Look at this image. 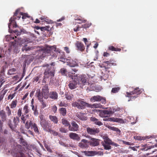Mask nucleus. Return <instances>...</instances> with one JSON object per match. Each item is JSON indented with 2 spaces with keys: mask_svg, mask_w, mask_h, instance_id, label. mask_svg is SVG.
Returning <instances> with one entry per match:
<instances>
[{
  "mask_svg": "<svg viewBox=\"0 0 157 157\" xmlns=\"http://www.w3.org/2000/svg\"><path fill=\"white\" fill-rule=\"evenodd\" d=\"M40 30L41 31H44L45 30H48L47 29L46 27H41Z\"/></svg>",
  "mask_w": 157,
  "mask_h": 157,
  "instance_id": "774afa93",
  "label": "nucleus"
},
{
  "mask_svg": "<svg viewBox=\"0 0 157 157\" xmlns=\"http://www.w3.org/2000/svg\"><path fill=\"white\" fill-rule=\"evenodd\" d=\"M75 77L76 78L75 80L77 82L78 84L85 85L87 83V78L86 75H79L78 76L76 75Z\"/></svg>",
  "mask_w": 157,
  "mask_h": 157,
  "instance_id": "39448f33",
  "label": "nucleus"
},
{
  "mask_svg": "<svg viewBox=\"0 0 157 157\" xmlns=\"http://www.w3.org/2000/svg\"><path fill=\"white\" fill-rule=\"evenodd\" d=\"M143 90V89L136 87L133 91L130 92H127V96L129 97L131 100L137 98L138 97V95L140 94Z\"/></svg>",
  "mask_w": 157,
  "mask_h": 157,
  "instance_id": "7ed1b4c3",
  "label": "nucleus"
},
{
  "mask_svg": "<svg viewBox=\"0 0 157 157\" xmlns=\"http://www.w3.org/2000/svg\"><path fill=\"white\" fill-rule=\"evenodd\" d=\"M18 10H17L14 13V15L13 17H11L9 21L10 23L8 25V27L9 29L10 28V26L11 25H12L13 26L14 28H17L18 27L17 25V24L15 21V19H17L16 17V16L17 17L18 19H20L21 17V15H23V13H20V14H18Z\"/></svg>",
  "mask_w": 157,
  "mask_h": 157,
  "instance_id": "f03ea898",
  "label": "nucleus"
},
{
  "mask_svg": "<svg viewBox=\"0 0 157 157\" xmlns=\"http://www.w3.org/2000/svg\"><path fill=\"white\" fill-rule=\"evenodd\" d=\"M68 61L67 62L68 64L71 67H75L78 66V60L76 59H69Z\"/></svg>",
  "mask_w": 157,
  "mask_h": 157,
  "instance_id": "9d476101",
  "label": "nucleus"
},
{
  "mask_svg": "<svg viewBox=\"0 0 157 157\" xmlns=\"http://www.w3.org/2000/svg\"><path fill=\"white\" fill-rule=\"evenodd\" d=\"M49 119L55 124H57L58 123V119L57 117L56 116H53L52 115H49Z\"/></svg>",
  "mask_w": 157,
  "mask_h": 157,
  "instance_id": "5701e85b",
  "label": "nucleus"
},
{
  "mask_svg": "<svg viewBox=\"0 0 157 157\" xmlns=\"http://www.w3.org/2000/svg\"><path fill=\"white\" fill-rule=\"evenodd\" d=\"M113 60L110 59L108 61H104L103 62V63L107 64V66H106L109 67V66H110L111 65H115V63L113 62Z\"/></svg>",
  "mask_w": 157,
  "mask_h": 157,
  "instance_id": "7c9ffc66",
  "label": "nucleus"
},
{
  "mask_svg": "<svg viewBox=\"0 0 157 157\" xmlns=\"http://www.w3.org/2000/svg\"><path fill=\"white\" fill-rule=\"evenodd\" d=\"M85 113L81 112H78L76 114V116L80 119L82 120H86L87 119V117L85 116Z\"/></svg>",
  "mask_w": 157,
  "mask_h": 157,
  "instance_id": "dca6fc26",
  "label": "nucleus"
},
{
  "mask_svg": "<svg viewBox=\"0 0 157 157\" xmlns=\"http://www.w3.org/2000/svg\"><path fill=\"white\" fill-rule=\"evenodd\" d=\"M100 67H104L106 71H108V73L109 72V71H108V70L110 68L109 67H107L105 65H103V66H100Z\"/></svg>",
  "mask_w": 157,
  "mask_h": 157,
  "instance_id": "603ef678",
  "label": "nucleus"
},
{
  "mask_svg": "<svg viewBox=\"0 0 157 157\" xmlns=\"http://www.w3.org/2000/svg\"><path fill=\"white\" fill-rule=\"evenodd\" d=\"M40 124L44 130L46 131H49L50 126L47 121L46 120H43V121L40 123Z\"/></svg>",
  "mask_w": 157,
  "mask_h": 157,
  "instance_id": "9b49d317",
  "label": "nucleus"
},
{
  "mask_svg": "<svg viewBox=\"0 0 157 157\" xmlns=\"http://www.w3.org/2000/svg\"><path fill=\"white\" fill-rule=\"evenodd\" d=\"M5 109L8 116L9 117L11 115V111L9 107L8 106H6L5 108Z\"/></svg>",
  "mask_w": 157,
  "mask_h": 157,
  "instance_id": "c9c22d12",
  "label": "nucleus"
},
{
  "mask_svg": "<svg viewBox=\"0 0 157 157\" xmlns=\"http://www.w3.org/2000/svg\"><path fill=\"white\" fill-rule=\"evenodd\" d=\"M57 107L56 105H54L52 107V110L54 113H56L57 111Z\"/></svg>",
  "mask_w": 157,
  "mask_h": 157,
  "instance_id": "4d7b16f0",
  "label": "nucleus"
},
{
  "mask_svg": "<svg viewBox=\"0 0 157 157\" xmlns=\"http://www.w3.org/2000/svg\"><path fill=\"white\" fill-rule=\"evenodd\" d=\"M60 72L62 75H66L67 74V71L66 69L62 68L60 70Z\"/></svg>",
  "mask_w": 157,
  "mask_h": 157,
  "instance_id": "79ce46f5",
  "label": "nucleus"
},
{
  "mask_svg": "<svg viewBox=\"0 0 157 157\" xmlns=\"http://www.w3.org/2000/svg\"><path fill=\"white\" fill-rule=\"evenodd\" d=\"M22 109L21 108H20L18 109L17 111V117H21L22 115Z\"/></svg>",
  "mask_w": 157,
  "mask_h": 157,
  "instance_id": "49530a36",
  "label": "nucleus"
},
{
  "mask_svg": "<svg viewBox=\"0 0 157 157\" xmlns=\"http://www.w3.org/2000/svg\"><path fill=\"white\" fill-rule=\"evenodd\" d=\"M36 94L39 101H42V100H43V98L44 95L39 90L38 91H37Z\"/></svg>",
  "mask_w": 157,
  "mask_h": 157,
  "instance_id": "6ab92c4d",
  "label": "nucleus"
},
{
  "mask_svg": "<svg viewBox=\"0 0 157 157\" xmlns=\"http://www.w3.org/2000/svg\"><path fill=\"white\" fill-rule=\"evenodd\" d=\"M80 28L79 26L78 25L74 29V30L75 32H77L79 30V28Z\"/></svg>",
  "mask_w": 157,
  "mask_h": 157,
  "instance_id": "69168bd1",
  "label": "nucleus"
},
{
  "mask_svg": "<svg viewBox=\"0 0 157 157\" xmlns=\"http://www.w3.org/2000/svg\"><path fill=\"white\" fill-rule=\"evenodd\" d=\"M75 20L81 21L82 23H85L86 21V20L82 19H75Z\"/></svg>",
  "mask_w": 157,
  "mask_h": 157,
  "instance_id": "680f3d73",
  "label": "nucleus"
},
{
  "mask_svg": "<svg viewBox=\"0 0 157 157\" xmlns=\"http://www.w3.org/2000/svg\"><path fill=\"white\" fill-rule=\"evenodd\" d=\"M64 50L67 53H70V50L69 48L67 47H64Z\"/></svg>",
  "mask_w": 157,
  "mask_h": 157,
  "instance_id": "5fc2aeb1",
  "label": "nucleus"
},
{
  "mask_svg": "<svg viewBox=\"0 0 157 157\" xmlns=\"http://www.w3.org/2000/svg\"><path fill=\"white\" fill-rule=\"evenodd\" d=\"M17 100L13 101L11 104L10 105V108L11 109L15 108L17 106Z\"/></svg>",
  "mask_w": 157,
  "mask_h": 157,
  "instance_id": "2f4dec72",
  "label": "nucleus"
},
{
  "mask_svg": "<svg viewBox=\"0 0 157 157\" xmlns=\"http://www.w3.org/2000/svg\"><path fill=\"white\" fill-rule=\"evenodd\" d=\"M39 118L40 120V123L43 121V120H46L44 119V116L43 115H41L39 116Z\"/></svg>",
  "mask_w": 157,
  "mask_h": 157,
  "instance_id": "052dcab7",
  "label": "nucleus"
},
{
  "mask_svg": "<svg viewBox=\"0 0 157 157\" xmlns=\"http://www.w3.org/2000/svg\"><path fill=\"white\" fill-rule=\"evenodd\" d=\"M33 122L32 121H30L29 122L27 121H26L25 124V127L27 129H29L30 127H33Z\"/></svg>",
  "mask_w": 157,
  "mask_h": 157,
  "instance_id": "b1692460",
  "label": "nucleus"
},
{
  "mask_svg": "<svg viewBox=\"0 0 157 157\" xmlns=\"http://www.w3.org/2000/svg\"><path fill=\"white\" fill-rule=\"evenodd\" d=\"M91 25L92 24L91 23L88 22L82 25L81 28L86 29L90 27Z\"/></svg>",
  "mask_w": 157,
  "mask_h": 157,
  "instance_id": "4c0bfd02",
  "label": "nucleus"
},
{
  "mask_svg": "<svg viewBox=\"0 0 157 157\" xmlns=\"http://www.w3.org/2000/svg\"><path fill=\"white\" fill-rule=\"evenodd\" d=\"M90 120L94 122L95 124L99 126H101L103 124L101 122L98 121V119L94 117H91L90 118Z\"/></svg>",
  "mask_w": 157,
  "mask_h": 157,
  "instance_id": "4be33fe9",
  "label": "nucleus"
},
{
  "mask_svg": "<svg viewBox=\"0 0 157 157\" xmlns=\"http://www.w3.org/2000/svg\"><path fill=\"white\" fill-rule=\"evenodd\" d=\"M22 31V30L20 29V31H18L17 30H15L13 31V32L14 33H15L18 36V35L21 34V32Z\"/></svg>",
  "mask_w": 157,
  "mask_h": 157,
  "instance_id": "6e6d98bb",
  "label": "nucleus"
},
{
  "mask_svg": "<svg viewBox=\"0 0 157 157\" xmlns=\"http://www.w3.org/2000/svg\"><path fill=\"white\" fill-rule=\"evenodd\" d=\"M8 125L12 131H16L17 130L16 127L17 125L14 123L13 124L10 120L8 122Z\"/></svg>",
  "mask_w": 157,
  "mask_h": 157,
  "instance_id": "412c9836",
  "label": "nucleus"
},
{
  "mask_svg": "<svg viewBox=\"0 0 157 157\" xmlns=\"http://www.w3.org/2000/svg\"><path fill=\"white\" fill-rule=\"evenodd\" d=\"M52 71L49 69H46L44 73V75H48Z\"/></svg>",
  "mask_w": 157,
  "mask_h": 157,
  "instance_id": "3c124183",
  "label": "nucleus"
},
{
  "mask_svg": "<svg viewBox=\"0 0 157 157\" xmlns=\"http://www.w3.org/2000/svg\"><path fill=\"white\" fill-rule=\"evenodd\" d=\"M78 125L74 121L71 123V124H70L68 127L69 130L73 131H77L78 130Z\"/></svg>",
  "mask_w": 157,
  "mask_h": 157,
  "instance_id": "6e6552de",
  "label": "nucleus"
},
{
  "mask_svg": "<svg viewBox=\"0 0 157 157\" xmlns=\"http://www.w3.org/2000/svg\"><path fill=\"white\" fill-rule=\"evenodd\" d=\"M59 106H64L66 107L67 106V104L65 103L64 102L61 101L59 104Z\"/></svg>",
  "mask_w": 157,
  "mask_h": 157,
  "instance_id": "09e8293b",
  "label": "nucleus"
},
{
  "mask_svg": "<svg viewBox=\"0 0 157 157\" xmlns=\"http://www.w3.org/2000/svg\"><path fill=\"white\" fill-rule=\"evenodd\" d=\"M109 54L107 52H104L103 54V56L104 57H107L109 56Z\"/></svg>",
  "mask_w": 157,
  "mask_h": 157,
  "instance_id": "e2e57ef3",
  "label": "nucleus"
},
{
  "mask_svg": "<svg viewBox=\"0 0 157 157\" xmlns=\"http://www.w3.org/2000/svg\"><path fill=\"white\" fill-rule=\"evenodd\" d=\"M120 89V87H119L113 88L112 89L111 92L113 93H116L119 91Z\"/></svg>",
  "mask_w": 157,
  "mask_h": 157,
  "instance_id": "e433bc0d",
  "label": "nucleus"
},
{
  "mask_svg": "<svg viewBox=\"0 0 157 157\" xmlns=\"http://www.w3.org/2000/svg\"><path fill=\"white\" fill-rule=\"evenodd\" d=\"M90 106L88 107H90L91 108H101L102 107V105L100 104L94 103L93 105L89 104Z\"/></svg>",
  "mask_w": 157,
  "mask_h": 157,
  "instance_id": "bb28decb",
  "label": "nucleus"
},
{
  "mask_svg": "<svg viewBox=\"0 0 157 157\" xmlns=\"http://www.w3.org/2000/svg\"><path fill=\"white\" fill-rule=\"evenodd\" d=\"M23 109L24 111V114H27L30 111L29 107L27 104L26 105L24 106Z\"/></svg>",
  "mask_w": 157,
  "mask_h": 157,
  "instance_id": "c85d7f7f",
  "label": "nucleus"
},
{
  "mask_svg": "<svg viewBox=\"0 0 157 157\" xmlns=\"http://www.w3.org/2000/svg\"><path fill=\"white\" fill-rule=\"evenodd\" d=\"M71 105L74 107H77L79 109H85L86 106H90L89 104L84 101L82 99H78L75 102H73Z\"/></svg>",
  "mask_w": 157,
  "mask_h": 157,
  "instance_id": "f257e3e1",
  "label": "nucleus"
},
{
  "mask_svg": "<svg viewBox=\"0 0 157 157\" xmlns=\"http://www.w3.org/2000/svg\"><path fill=\"white\" fill-rule=\"evenodd\" d=\"M16 71V69L15 68H12L9 70L8 71V75H11L14 74V72Z\"/></svg>",
  "mask_w": 157,
  "mask_h": 157,
  "instance_id": "37998d69",
  "label": "nucleus"
},
{
  "mask_svg": "<svg viewBox=\"0 0 157 157\" xmlns=\"http://www.w3.org/2000/svg\"><path fill=\"white\" fill-rule=\"evenodd\" d=\"M0 117L2 121L3 122L6 121L7 116L5 111L3 110L0 111Z\"/></svg>",
  "mask_w": 157,
  "mask_h": 157,
  "instance_id": "f3484780",
  "label": "nucleus"
},
{
  "mask_svg": "<svg viewBox=\"0 0 157 157\" xmlns=\"http://www.w3.org/2000/svg\"><path fill=\"white\" fill-rule=\"evenodd\" d=\"M54 72L53 70L48 75V76H50L51 77H53L54 76Z\"/></svg>",
  "mask_w": 157,
  "mask_h": 157,
  "instance_id": "bf43d9fd",
  "label": "nucleus"
},
{
  "mask_svg": "<svg viewBox=\"0 0 157 157\" xmlns=\"http://www.w3.org/2000/svg\"><path fill=\"white\" fill-rule=\"evenodd\" d=\"M53 50L60 53V50L58 48L57 49L56 46L47 47L40 50V53H42V56L43 57L46 56V54L51 53Z\"/></svg>",
  "mask_w": 157,
  "mask_h": 157,
  "instance_id": "20e7f679",
  "label": "nucleus"
},
{
  "mask_svg": "<svg viewBox=\"0 0 157 157\" xmlns=\"http://www.w3.org/2000/svg\"><path fill=\"white\" fill-rule=\"evenodd\" d=\"M76 78L75 77L74 79L71 81L68 84V86L71 90H73L77 87V85L78 84L77 82L75 80Z\"/></svg>",
  "mask_w": 157,
  "mask_h": 157,
  "instance_id": "ddd939ff",
  "label": "nucleus"
},
{
  "mask_svg": "<svg viewBox=\"0 0 157 157\" xmlns=\"http://www.w3.org/2000/svg\"><path fill=\"white\" fill-rule=\"evenodd\" d=\"M108 128L109 129L116 132V133L119 135H120L121 134V131L118 128L114 126H109L108 127Z\"/></svg>",
  "mask_w": 157,
  "mask_h": 157,
  "instance_id": "aec40b11",
  "label": "nucleus"
},
{
  "mask_svg": "<svg viewBox=\"0 0 157 157\" xmlns=\"http://www.w3.org/2000/svg\"><path fill=\"white\" fill-rule=\"evenodd\" d=\"M32 128H33L34 131L35 132L38 133L39 132L38 129L36 124L34 123H33V127Z\"/></svg>",
  "mask_w": 157,
  "mask_h": 157,
  "instance_id": "58836bf2",
  "label": "nucleus"
},
{
  "mask_svg": "<svg viewBox=\"0 0 157 157\" xmlns=\"http://www.w3.org/2000/svg\"><path fill=\"white\" fill-rule=\"evenodd\" d=\"M31 47H27V45H25L22 48V51H24L25 50L26 51H27L31 50Z\"/></svg>",
  "mask_w": 157,
  "mask_h": 157,
  "instance_id": "ea45409f",
  "label": "nucleus"
},
{
  "mask_svg": "<svg viewBox=\"0 0 157 157\" xmlns=\"http://www.w3.org/2000/svg\"><path fill=\"white\" fill-rule=\"evenodd\" d=\"M83 40L85 42V44L87 45L86 51H87L88 48L90 46L89 44L87 43L88 42V41L87 38H83Z\"/></svg>",
  "mask_w": 157,
  "mask_h": 157,
  "instance_id": "de8ad7c7",
  "label": "nucleus"
},
{
  "mask_svg": "<svg viewBox=\"0 0 157 157\" xmlns=\"http://www.w3.org/2000/svg\"><path fill=\"white\" fill-rule=\"evenodd\" d=\"M108 50L110 51H120L121 50V49L120 48H116L114 47V46L110 45L109 46L108 48Z\"/></svg>",
  "mask_w": 157,
  "mask_h": 157,
  "instance_id": "a878e982",
  "label": "nucleus"
},
{
  "mask_svg": "<svg viewBox=\"0 0 157 157\" xmlns=\"http://www.w3.org/2000/svg\"><path fill=\"white\" fill-rule=\"evenodd\" d=\"M65 98L67 100H71L73 97V95L70 92H67L65 94Z\"/></svg>",
  "mask_w": 157,
  "mask_h": 157,
  "instance_id": "cd10ccee",
  "label": "nucleus"
},
{
  "mask_svg": "<svg viewBox=\"0 0 157 157\" xmlns=\"http://www.w3.org/2000/svg\"><path fill=\"white\" fill-rule=\"evenodd\" d=\"M86 131L88 134L91 135H95L99 132V130L98 128H92L88 127L86 128Z\"/></svg>",
  "mask_w": 157,
  "mask_h": 157,
  "instance_id": "0eeeda50",
  "label": "nucleus"
},
{
  "mask_svg": "<svg viewBox=\"0 0 157 157\" xmlns=\"http://www.w3.org/2000/svg\"><path fill=\"white\" fill-rule=\"evenodd\" d=\"M59 131L62 132L66 133L67 132L68 130L66 129L63 128H61L59 129Z\"/></svg>",
  "mask_w": 157,
  "mask_h": 157,
  "instance_id": "864d4df0",
  "label": "nucleus"
},
{
  "mask_svg": "<svg viewBox=\"0 0 157 157\" xmlns=\"http://www.w3.org/2000/svg\"><path fill=\"white\" fill-rule=\"evenodd\" d=\"M62 123L63 125H64L65 126H68L69 127L70 124L69 121L66 119L63 118L62 119Z\"/></svg>",
  "mask_w": 157,
  "mask_h": 157,
  "instance_id": "f704fd0d",
  "label": "nucleus"
},
{
  "mask_svg": "<svg viewBox=\"0 0 157 157\" xmlns=\"http://www.w3.org/2000/svg\"><path fill=\"white\" fill-rule=\"evenodd\" d=\"M91 101L95 102V101H101L103 103H105L106 101L105 98L99 95H96L93 96L90 99Z\"/></svg>",
  "mask_w": 157,
  "mask_h": 157,
  "instance_id": "423d86ee",
  "label": "nucleus"
},
{
  "mask_svg": "<svg viewBox=\"0 0 157 157\" xmlns=\"http://www.w3.org/2000/svg\"><path fill=\"white\" fill-rule=\"evenodd\" d=\"M34 114L35 116H37L38 115L39 113L38 110H37V109L34 110Z\"/></svg>",
  "mask_w": 157,
  "mask_h": 157,
  "instance_id": "0e129e2a",
  "label": "nucleus"
},
{
  "mask_svg": "<svg viewBox=\"0 0 157 157\" xmlns=\"http://www.w3.org/2000/svg\"><path fill=\"white\" fill-rule=\"evenodd\" d=\"M75 45L77 48L78 50L81 52L83 51L85 49V47L84 45L81 42L79 41L77 42L75 44Z\"/></svg>",
  "mask_w": 157,
  "mask_h": 157,
  "instance_id": "4468645a",
  "label": "nucleus"
},
{
  "mask_svg": "<svg viewBox=\"0 0 157 157\" xmlns=\"http://www.w3.org/2000/svg\"><path fill=\"white\" fill-rule=\"evenodd\" d=\"M70 137H79L78 134L73 132H71L69 134Z\"/></svg>",
  "mask_w": 157,
  "mask_h": 157,
  "instance_id": "c03bdc74",
  "label": "nucleus"
},
{
  "mask_svg": "<svg viewBox=\"0 0 157 157\" xmlns=\"http://www.w3.org/2000/svg\"><path fill=\"white\" fill-rule=\"evenodd\" d=\"M113 113L112 111L110 110H103L100 113V116L101 117H106L108 114H112Z\"/></svg>",
  "mask_w": 157,
  "mask_h": 157,
  "instance_id": "2eb2a0df",
  "label": "nucleus"
},
{
  "mask_svg": "<svg viewBox=\"0 0 157 157\" xmlns=\"http://www.w3.org/2000/svg\"><path fill=\"white\" fill-rule=\"evenodd\" d=\"M16 93L15 92L13 94H10L9 95L7 98L9 100L10 99H12L15 96Z\"/></svg>",
  "mask_w": 157,
  "mask_h": 157,
  "instance_id": "8fccbe9b",
  "label": "nucleus"
},
{
  "mask_svg": "<svg viewBox=\"0 0 157 157\" xmlns=\"http://www.w3.org/2000/svg\"><path fill=\"white\" fill-rule=\"evenodd\" d=\"M28 94L29 93H26L24 95V96L23 97V98H22V100H25L26 98L27 97V96H28Z\"/></svg>",
  "mask_w": 157,
  "mask_h": 157,
  "instance_id": "338daca9",
  "label": "nucleus"
},
{
  "mask_svg": "<svg viewBox=\"0 0 157 157\" xmlns=\"http://www.w3.org/2000/svg\"><path fill=\"white\" fill-rule=\"evenodd\" d=\"M41 92L44 94V96L48 95V94L49 93V89L48 85H46L44 86L42 88V91Z\"/></svg>",
  "mask_w": 157,
  "mask_h": 157,
  "instance_id": "a211bd4d",
  "label": "nucleus"
},
{
  "mask_svg": "<svg viewBox=\"0 0 157 157\" xmlns=\"http://www.w3.org/2000/svg\"><path fill=\"white\" fill-rule=\"evenodd\" d=\"M49 98L53 100L57 99L58 98V94L56 91H52L50 92L48 95Z\"/></svg>",
  "mask_w": 157,
  "mask_h": 157,
  "instance_id": "f8f14e48",
  "label": "nucleus"
},
{
  "mask_svg": "<svg viewBox=\"0 0 157 157\" xmlns=\"http://www.w3.org/2000/svg\"><path fill=\"white\" fill-rule=\"evenodd\" d=\"M29 116L28 114H24L21 116V120L22 122H23V124H25V123L27 119L28 118Z\"/></svg>",
  "mask_w": 157,
  "mask_h": 157,
  "instance_id": "393cba45",
  "label": "nucleus"
},
{
  "mask_svg": "<svg viewBox=\"0 0 157 157\" xmlns=\"http://www.w3.org/2000/svg\"><path fill=\"white\" fill-rule=\"evenodd\" d=\"M61 53L62 54V56L59 57L60 60L61 61L64 62L65 59V54L64 52H62Z\"/></svg>",
  "mask_w": 157,
  "mask_h": 157,
  "instance_id": "a18cd8bd",
  "label": "nucleus"
},
{
  "mask_svg": "<svg viewBox=\"0 0 157 157\" xmlns=\"http://www.w3.org/2000/svg\"><path fill=\"white\" fill-rule=\"evenodd\" d=\"M59 113L63 116H65L66 114L67 110L65 108H61L59 109Z\"/></svg>",
  "mask_w": 157,
  "mask_h": 157,
  "instance_id": "c756f323",
  "label": "nucleus"
},
{
  "mask_svg": "<svg viewBox=\"0 0 157 157\" xmlns=\"http://www.w3.org/2000/svg\"><path fill=\"white\" fill-rule=\"evenodd\" d=\"M13 123L14 124L17 126L18 125L20 122V118L19 117H17V116L14 117L13 118Z\"/></svg>",
  "mask_w": 157,
  "mask_h": 157,
  "instance_id": "473e14b6",
  "label": "nucleus"
},
{
  "mask_svg": "<svg viewBox=\"0 0 157 157\" xmlns=\"http://www.w3.org/2000/svg\"><path fill=\"white\" fill-rule=\"evenodd\" d=\"M47 132H50V133L53 134L55 136H57L58 135V134L57 132H56L55 131L51 129L50 128L49 129V131H47Z\"/></svg>",
  "mask_w": 157,
  "mask_h": 157,
  "instance_id": "a19ab883",
  "label": "nucleus"
},
{
  "mask_svg": "<svg viewBox=\"0 0 157 157\" xmlns=\"http://www.w3.org/2000/svg\"><path fill=\"white\" fill-rule=\"evenodd\" d=\"M42 104V108H44L46 106V104L45 102L44 101V100H42V101H40Z\"/></svg>",
  "mask_w": 157,
  "mask_h": 157,
  "instance_id": "13d9d810",
  "label": "nucleus"
},
{
  "mask_svg": "<svg viewBox=\"0 0 157 157\" xmlns=\"http://www.w3.org/2000/svg\"><path fill=\"white\" fill-rule=\"evenodd\" d=\"M7 92L6 90H2L0 93V102L3 99L4 95Z\"/></svg>",
  "mask_w": 157,
  "mask_h": 157,
  "instance_id": "72a5a7b5",
  "label": "nucleus"
},
{
  "mask_svg": "<svg viewBox=\"0 0 157 157\" xmlns=\"http://www.w3.org/2000/svg\"><path fill=\"white\" fill-rule=\"evenodd\" d=\"M103 120L105 121H110L115 122L121 124H123L124 123V121L123 119L119 118H108V119H104Z\"/></svg>",
  "mask_w": 157,
  "mask_h": 157,
  "instance_id": "1a4fd4ad",
  "label": "nucleus"
}]
</instances>
